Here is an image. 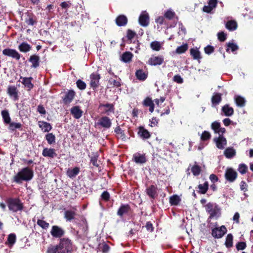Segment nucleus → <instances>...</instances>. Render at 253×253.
Segmentation results:
<instances>
[{
    "mask_svg": "<svg viewBox=\"0 0 253 253\" xmlns=\"http://www.w3.org/2000/svg\"><path fill=\"white\" fill-rule=\"evenodd\" d=\"M34 177V171L29 167L22 169L13 177L14 181L20 184L22 181H29Z\"/></svg>",
    "mask_w": 253,
    "mask_h": 253,
    "instance_id": "nucleus-1",
    "label": "nucleus"
},
{
    "mask_svg": "<svg viewBox=\"0 0 253 253\" xmlns=\"http://www.w3.org/2000/svg\"><path fill=\"white\" fill-rule=\"evenodd\" d=\"M206 211L210 214L209 218H218L221 214V209L215 203H208L205 206Z\"/></svg>",
    "mask_w": 253,
    "mask_h": 253,
    "instance_id": "nucleus-2",
    "label": "nucleus"
},
{
    "mask_svg": "<svg viewBox=\"0 0 253 253\" xmlns=\"http://www.w3.org/2000/svg\"><path fill=\"white\" fill-rule=\"evenodd\" d=\"M58 246L59 253H71L72 244L71 240L68 238L61 239Z\"/></svg>",
    "mask_w": 253,
    "mask_h": 253,
    "instance_id": "nucleus-3",
    "label": "nucleus"
},
{
    "mask_svg": "<svg viewBox=\"0 0 253 253\" xmlns=\"http://www.w3.org/2000/svg\"><path fill=\"white\" fill-rule=\"evenodd\" d=\"M6 203L9 210L13 212L21 211L23 209L22 204L18 199L9 198L7 200Z\"/></svg>",
    "mask_w": 253,
    "mask_h": 253,
    "instance_id": "nucleus-4",
    "label": "nucleus"
},
{
    "mask_svg": "<svg viewBox=\"0 0 253 253\" xmlns=\"http://www.w3.org/2000/svg\"><path fill=\"white\" fill-rule=\"evenodd\" d=\"M112 122L111 119L107 117L103 116L99 118L97 122H95L96 127L100 126L104 129H108L111 126Z\"/></svg>",
    "mask_w": 253,
    "mask_h": 253,
    "instance_id": "nucleus-5",
    "label": "nucleus"
},
{
    "mask_svg": "<svg viewBox=\"0 0 253 253\" xmlns=\"http://www.w3.org/2000/svg\"><path fill=\"white\" fill-rule=\"evenodd\" d=\"M100 76L97 73H93L90 75V86L95 90L99 85Z\"/></svg>",
    "mask_w": 253,
    "mask_h": 253,
    "instance_id": "nucleus-6",
    "label": "nucleus"
},
{
    "mask_svg": "<svg viewBox=\"0 0 253 253\" xmlns=\"http://www.w3.org/2000/svg\"><path fill=\"white\" fill-rule=\"evenodd\" d=\"M50 233L53 237L60 238L64 235L65 231L58 226L53 225L52 226Z\"/></svg>",
    "mask_w": 253,
    "mask_h": 253,
    "instance_id": "nucleus-7",
    "label": "nucleus"
},
{
    "mask_svg": "<svg viewBox=\"0 0 253 253\" xmlns=\"http://www.w3.org/2000/svg\"><path fill=\"white\" fill-rule=\"evenodd\" d=\"M237 173L232 168H227L225 172V177L226 179L230 182H234L237 178Z\"/></svg>",
    "mask_w": 253,
    "mask_h": 253,
    "instance_id": "nucleus-8",
    "label": "nucleus"
},
{
    "mask_svg": "<svg viewBox=\"0 0 253 253\" xmlns=\"http://www.w3.org/2000/svg\"><path fill=\"white\" fill-rule=\"evenodd\" d=\"M2 54L16 60H19L21 57L20 54L15 49L9 48L3 49Z\"/></svg>",
    "mask_w": 253,
    "mask_h": 253,
    "instance_id": "nucleus-9",
    "label": "nucleus"
},
{
    "mask_svg": "<svg viewBox=\"0 0 253 253\" xmlns=\"http://www.w3.org/2000/svg\"><path fill=\"white\" fill-rule=\"evenodd\" d=\"M226 227L222 225L219 228H215L212 230L211 234L213 237L216 238H221L226 232Z\"/></svg>",
    "mask_w": 253,
    "mask_h": 253,
    "instance_id": "nucleus-10",
    "label": "nucleus"
},
{
    "mask_svg": "<svg viewBox=\"0 0 253 253\" xmlns=\"http://www.w3.org/2000/svg\"><path fill=\"white\" fill-rule=\"evenodd\" d=\"M149 17L148 13L143 11L140 14L138 21L139 24L143 27H147L149 25Z\"/></svg>",
    "mask_w": 253,
    "mask_h": 253,
    "instance_id": "nucleus-11",
    "label": "nucleus"
},
{
    "mask_svg": "<svg viewBox=\"0 0 253 253\" xmlns=\"http://www.w3.org/2000/svg\"><path fill=\"white\" fill-rule=\"evenodd\" d=\"M164 61L162 56H152L149 58L148 64L151 66H157L161 65Z\"/></svg>",
    "mask_w": 253,
    "mask_h": 253,
    "instance_id": "nucleus-12",
    "label": "nucleus"
},
{
    "mask_svg": "<svg viewBox=\"0 0 253 253\" xmlns=\"http://www.w3.org/2000/svg\"><path fill=\"white\" fill-rule=\"evenodd\" d=\"M133 160L138 164H143L146 162V158L145 154L136 153L133 154Z\"/></svg>",
    "mask_w": 253,
    "mask_h": 253,
    "instance_id": "nucleus-13",
    "label": "nucleus"
},
{
    "mask_svg": "<svg viewBox=\"0 0 253 253\" xmlns=\"http://www.w3.org/2000/svg\"><path fill=\"white\" fill-rule=\"evenodd\" d=\"M42 155L45 157L53 158L57 156L56 150L53 148H45L43 149Z\"/></svg>",
    "mask_w": 253,
    "mask_h": 253,
    "instance_id": "nucleus-14",
    "label": "nucleus"
},
{
    "mask_svg": "<svg viewBox=\"0 0 253 253\" xmlns=\"http://www.w3.org/2000/svg\"><path fill=\"white\" fill-rule=\"evenodd\" d=\"M138 135L142 139H147L150 137V132L143 126H140L138 128Z\"/></svg>",
    "mask_w": 253,
    "mask_h": 253,
    "instance_id": "nucleus-15",
    "label": "nucleus"
},
{
    "mask_svg": "<svg viewBox=\"0 0 253 253\" xmlns=\"http://www.w3.org/2000/svg\"><path fill=\"white\" fill-rule=\"evenodd\" d=\"M214 141L217 147L220 149H224L227 143L226 138L221 135L219 136L218 138H214Z\"/></svg>",
    "mask_w": 253,
    "mask_h": 253,
    "instance_id": "nucleus-16",
    "label": "nucleus"
},
{
    "mask_svg": "<svg viewBox=\"0 0 253 253\" xmlns=\"http://www.w3.org/2000/svg\"><path fill=\"white\" fill-rule=\"evenodd\" d=\"M71 113L76 119H80L83 115V112L78 106H74L71 109Z\"/></svg>",
    "mask_w": 253,
    "mask_h": 253,
    "instance_id": "nucleus-17",
    "label": "nucleus"
},
{
    "mask_svg": "<svg viewBox=\"0 0 253 253\" xmlns=\"http://www.w3.org/2000/svg\"><path fill=\"white\" fill-rule=\"evenodd\" d=\"M7 93L13 98L14 100L18 99V91L17 88L15 86H9L7 88Z\"/></svg>",
    "mask_w": 253,
    "mask_h": 253,
    "instance_id": "nucleus-18",
    "label": "nucleus"
},
{
    "mask_svg": "<svg viewBox=\"0 0 253 253\" xmlns=\"http://www.w3.org/2000/svg\"><path fill=\"white\" fill-rule=\"evenodd\" d=\"M75 95V92L73 90H69L63 98V101L65 104L70 103L73 100Z\"/></svg>",
    "mask_w": 253,
    "mask_h": 253,
    "instance_id": "nucleus-19",
    "label": "nucleus"
},
{
    "mask_svg": "<svg viewBox=\"0 0 253 253\" xmlns=\"http://www.w3.org/2000/svg\"><path fill=\"white\" fill-rule=\"evenodd\" d=\"M221 94L219 93H214L211 97L212 106L213 107L218 105L221 101Z\"/></svg>",
    "mask_w": 253,
    "mask_h": 253,
    "instance_id": "nucleus-20",
    "label": "nucleus"
},
{
    "mask_svg": "<svg viewBox=\"0 0 253 253\" xmlns=\"http://www.w3.org/2000/svg\"><path fill=\"white\" fill-rule=\"evenodd\" d=\"M221 112L225 116L230 117L233 115L234 110L233 108L230 107L228 104H226L222 107Z\"/></svg>",
    "mask_w": 253,
    "mask_h": 253,
    "instance_id": "nucleus-21",
    "label": "nucleus"
},
{
    "mask_svg": "<svg viewBox=\"0 0 253 253\" xmlns=\"http://www.w3.org/2000/svg\"><path fill=\"white\" fill-rule=\"evenodd\" d=\"M40 57L37 55L30 56L29 61L32 63L31 67L36 68L40 65Z\"/></svg>",
    "mask_w": 253,
    "mask_h": 253,
    "instance_id": "nucleus-22",
    "label": "nucleus"
},
{
    "mask_svg": "<svg viewBox=\"0 0 253 253\" xmlns=\"http://www.w3.org/2000/svg\"><path fill=\"white\" fill-rule=\"evenodd\" d=\"M127 23V17L124 15L118 16L116 19V23L118 26H124Z\"/></svg>",
    "mask_w": 253,
    "mask_h": 253,
    "instance_id": "nucleus-23",
    "label": "nucleus"
},
{
    "mask_svg": "<svg viewBox=\"0 0 253 253\" xmlns=\"http://www.w3.org/2000/svg\"><path fill=\"white\" fill-rule=\"evenodd\" d=\"M21 79H22L21 83L28 88V90H30L33 87V84L31 83V80L33 79L32 77H21Z\"/></svg>",
    "mask_w": 253,
    "mask_h": 253,
    "instance_id": "nucleus-24",
    "label": "nucleus"
},
{
    "mask_svg": "<svg viewBox=\"0 0 253 253\" xmlns=\"http://www.w3.org/2000/svg\"><path fill=\"white\" fill-rule=\"evenodd\" d=\"M39 126L43 132H49L52 129L50 124L46 122L40 121Z\"/></svg>",
    "mask_w": 253,
    "mask_h": 253,
    "instance_id": "nucleus-25",
    "label": "nucleus"
},
{
    "mask_svg": "<svg viewBox=\"0 0 253 253\" xmlns=\"http://www.w3.org/2000/svg\"><path fill=\"white\" fill-rule=\"evenodd\" d=\"M146 191L147 194L152 198H154L157 194V188L154 185L147 187Z\"/></svg>",
    "mask_w": 253,
    "mask_h": 253,
    "instance_id": "nucleus-26",
    "label": "nucleus"
},
{
    "mask_svg": "<svg viewBox=\"0 0 253 253\" xmlns=\"http://www.w3.org/2000/svg\"><path fill=\"white\" fill-rule=\"evenodd\" d=\"M129 210L130 208L128 205H123L119 209L117 214L120 216H122L124 214L128 213Z\"/></svg>",
    "mask_w": 253,
    "mask_h": 253,
    "instance_id": "nucleus-27",
    "label": "nucleus"
},
{
    "mask_svg": "<svg viewBox=\"0 0 253 253\" xmlns=\"http://www.w3.org/2000/svg\"><path fill=\"white\" fill-rule=\"evenodd\" d=\"M79 172L80 169L78 167H75L73 169H69L67 171V175L69 177L73 178L79 174Z\"/></svg>",
    "mask_w": 253,
    "mask_h": 253,
    "instance_id": "nucleus-28",
    "label": "nucleus"
},
{
    "mask_svg": "<svg viewBox=\"0 0 253 253\" xmlns=\"http://www.w3.org/2000/svg\"><path fill=\"white\" fill-rule=\"evenodd\" d=\"M1 115L5 124H8L10 123L11 118L10 117L9 112L7 110H3L1 111Z\"/></svg>",
    "mask_w": 253,
    "mask_h": 253,
    "instance_id": "nucleus-29",
    "label": "nucleus"
},
{
    "mask_svg": "<svg viewBox=\"0 0 253 253\" xmlns=\"http://www.w3.org/2000/svg\"><path fill=\"white\" fill-rule=\"evenodd\" d=\"M135 76L139 80L144 81L147 77V73L142 69H139L136 71Z\"/></svg>",
    "mask_w": 253,
    "mask_h": 253,
    "instance_id": "nucleus-30",
    "label": "nucleus"
},
{
    "mask_svg": "<svg viewBox=\"0 0 253 253\" xmlns=\"http://www.w3.org/2000/svg\"><path fill=\"white\" fill-rule=\"evenodd\" d=\"M234 99L237 106L243 107L245 106L246 100L244 97L239 95H235Z\"/></svg>",
    "mask_w": 253,
    "mask_h": 253,
    "instance_id": "nucleus-31",
    "label": "nucleus"
},
{
    "mask_svg": "<svg viewBox=\"0 0 253 253\" xmlns=\"http://www.w3.org/2000/svg\"><path fill=\"white\" fill-rule=\"evenodd\" d=\"M237 23L234 20H229L227 22L225 25L226 28L230 31H233L237 29Z\"/></svg>",
    "mask_w": 253,
    "mask_h": 253,
    "instance_id": "nucleus-32",
    "label": "nucleus"
},
{
    "mask_svg": "<svg viewBox=\"0 0 253 253\" xmlns=\"http://www.w3.org/2000/svg\"><path fill=\"white\" fill-rule=\"evenodd\" d=\"M224 154L227 158L231 159L235 155L236 151L233 148L229 147L225 150Z\"/></svg>",
    "mask_w": 253,
    "mask_h": 253,
    "instance_id": "nucleus-33",
    "label": "nucleus"
},
{
    "mask_svg": "<svg viewBox=\"0 0 253 253\" xmlns=\"http://www.w3.org/2000/svg\"><path fill=\"white\" fill-rule=\"evenodd\" d=\"M19 50L22 52H27L31 49V46L28 43L23 42L18 46Z\"/></svg>",
    "mask_w": 253,
    "mask_h": 253,
    "instance_id": "nucleus-34",
    "label": "nucleus"
},
{
    "mask_svg": "<svg viewBox=\"0 0 253 253\" xmlns=\"http://www.w3.org/2000/svg\"><path fill=\"white\" fill-rule=\"evenodd\" d=\"M115 132L116 133L117 137L119 139H121L122 140H126V136L124 131L120 128V126H117L115 129Z\"/></svg>",
    "mask_w": 253,
    "mask_h": 253,
    "instance_id": "nucleus-35",
    "label": "nucleus"
},
{
    "mask_svg": "<svg viewBox=\"0 0 253 253\" xmlns=\"http://www.w3.org/2000/svg\"><path fill=\"white\" fill-rule=\"evenodd\" d=\"M76 214L75 211L71 210H67L64 212V217L67 220L71 221L74 219Z\"/></svg>",
    "mask_w": 253,
    "mask_h": 253,
    "instance_id": "nucleus-36",
    "label": "nucleus"
},
{
    "mask_svg": "<svg viewBox=\"0 0 253 253\" xmlns=\"http://www.w3.org/2000/svg\"><path fill=\"white\" fill-rule=\"evenodd\" d=\"M133 56V54L130 52H126L122 55V60L126 63L129 62L131 61Z\"/></svg>",
    "mask_w": 253,
    "mask_h": 253,
    "instance_id": "nucleus-37",
    "label": "nucleus"
},
{
    "mask_svg": "<svg viewBox=\"0 0 253 253\" xmlns=\"http://www.w3.org/2000/svg\"><path fill=\"white\" fill-rule=\"evenodd\" d=\"M190 54L195 60H199L201 58L200 52L197 48H191L190 49Z\"/></svg>",
    "mask_w": 253,
    "mask_h": 253,
    "instance_id": "nucleus-38",
    "label": "nucleus"
},
{
    "mask_svg": "<svg viewBox=\"0 0 253 253\" xmlns=\"http://www.w3.org/2000/svg\"><path fill=\"white\" fill-rule=\"evenodd\" d=\"M16 235L14 233L10 234L7 238V243L9 247H12L16 242Z\"/></svg>",
    "mask_w": 253,
    "mask_h": 253,
    "instance_id": "nucleus-39",
    "label": "nucleus"
},
{
    "mask_svg": "<svg viewBox=\"0 0 253 253\" xmlns=\"http://www.w3.org/2000/svg\"><path fill=\"white\" fill-rule=\"evenodd\" d=\"M8 124H9L8 129L12 131L16 129H20L22 126V125L19 123L10 122V123Z\"/></svg>",
    "mask_w": 253,
    "mask_h": 253,
    "instance_id": "nucleus-40",
    "label": "nucleus"
},
{
    "mask_svg": "<svg viewBox=\"0 0 253 253\" xmlns=\"http://www.w3.org/2000/svg\"><path fill=\"white\" fill-rule=\"evenodd\" d=\"M45 139L49 145H52L55 142V136L52 133H47L45 135Z\"/></svg>",
    "mask_w": 253,
    "mask_h": 253,
    "instance_id": "nucleus-41",
    "label": "nucleus"
},
{
    "mask_svg": "<svg viewBox=\"0 0 253 253\" xmlns=\"http://www.w3.org/2000/svg\"><path fill=\"white\" fill-rule=\"evenodd\" d=\"M199 192L201 194H205L208 189V183L205 182L203 184H199L198 186Z\"/></svg>",
    "mask_w": 253,
    "mask_h": 253,
    "instance_id": "nucleus-42",
    "label": "nucleus"
},
{
    "mask_svg": "<svg viewBox=\"0 0 253 253\" xmlns=\"http://www.w3.org/2000/svg\"><path fill=\"white\" fill-rule=\"evenodd\" d=\"M233 237L231 234L227 235L225 243L227 248H229L233 246Z\"/></svg>",
    "mask_w": 253,
    "mask_h": 253,
    "instance_id": "nucleus-43",
    "label": "nucleus"
},
{
    "mask_svg": "<svg viewBox=\"0 0 253 253\" xmlns=\"http://www.w3.org/2000/svg\"><path fill=\"white\" fill-rule=\"evenodd\" d=\"M180 201V199L177 195H173L170 197L169 199V203L171 205H177L179 204Z\"/></svg>",
    "mask_w": 253,
    "mask_h": 253,
    "instance_id": "nucleus-44",
    "label": "nucleus"
},
{
    "mask_svg": "<svg viewBox=\"0 0 253 253\" xmlns=\"http://www.w3.org/2000/svg\"><path fill=\"white\" fill-rule=\"evenodd\" d=\"M59 248L58 245H50L47 249V253H59Z\"/></svg>",
    "mask_w": 253,
    "mask_h": 253,
    "instance_id": "nucleus-45",
    "label": "nucleus"
},
{
    "mask_svg": "<svg viewBox=\"0 0 253 253\" xmlns=\"http://www.w3.org/2000/svg\"><path fill=\"white\" fill-rule=\"evenodd\" d=\"M229 49H231V51L234 52L238 49V46L236 43L233 42H229L227 43V48L226 49V51L228 52Z\"/></svg>",
    "mask_w": 253,
    "mask_h": 253,
    "instance_id": "nucleus-46",
    "label": "nucleus"
},
{
    "mask_svg": "<svg viewBox=\"0 0 253 253\" xmlns=\"http://www.w3.org/2000/svg\"><path fill=\"white\" fill-rule=\"evenodd\" d=\"M188 49V45L185 43L177 47L176 49V53L178 54H181L185 52Z\"/></svg>",
    "mask_w": 253,
    "mask_h": 253,
    "instance_id": "nucleus-47",
    "label": "nucleus"
},
{
    "mask_svg": "<svg viewBox=\"0 0 253 253\" xmlns=\"http://www.w3.org/2000/svg\"><path fill=\"white\" fill-rule=\"evenodd\" d=\"M37 224L44 229H47L49 226V224L44 220L38 219Z\"/></svg>",
    "mask_w": 253,
    "mask_h": 253,
    "instance_id": "nucleus-48",
    "label": "nucleus"
},
{
    "mask_svg": "<svg viewBox=\"0 0 253 253\" xmlns=\"http://www.w3.org/2000/svg\"><path fill=\"white\" fill-rule=\"evenodd\" d=\"M191 171L195 176L199 175L201 172L200 167L197 165H195L192 167Z\"/></svg>",
    "mask_w": 253,
    "mask_h": 253,
    "instance_id": "nucleus-49",
    "label": "nucleus"
},
{
    "mask_svg": "<svg viewBox=\"0 0 253 253\" xmlns=\"http://www.w3.org/2000/svg\"><path fill=\"white\" fill-rule=\"evenodd\" d=\"M150 45L152 49L154 50L159 51L161 49V44L159 42H153L151 43Z\"/></svg>",
    "mask_w": 253,
    "mask_h": 253,
    "instance_id": "nucleus-50",
    "label": "nucleus"
},
{
    "mask_svg": "<svg viewBox=\"0 0 253 253\" xmlns=\"http://www.w3.org/2000/svg\"><path fill=\"white\" fill-rule=\"evenodd\" d=\"M247 169L248 167L244 164H240L238 169V170L242 174L246 173Z\"/></svg>",
    "mask_w": 253,
    "mask_h": 253,
    "instance_id": "nucleus-51",
    "label": "nucleus"
},
{
    "mask_svg": "<svg viewBox=\"0 0 253 253\" xmlns=\"http://www.w3.org/2000/svg\"><path fill=\"white\" fill-rule=\"evenodd\" d=\"M220 127V123L217 121L213 122L211 125V129L214 131L215 133L217 132Z\"/></svg>",
    "mask_w": 253,
    "mask_h": 253,
    "instance_id": "nucleus-52",
    "label": "nucleus"
},
{
    "mask_svg": "<svg viewBox=\"0 0 253 253\" xmlns=\"http://www.w3.org/2000/svg\"><path fill=\"white\" fill-rule=\"evenodd\" d=\"M211 135L210 133L207 131L205 130L201 136V139L203 141H206L211 138Z\"/></svg>",
    "mask_w": 253,
    "mask_h": 253,
    "instance_id": "nucleus-53",
    "label": "nucleus"
},
{
    "mask_svg": "<svg viewBox=\"0 0 253 253\" xmlns=\"http://www.w3.org/2000/svg\"><path fill=\"white\" fill-rule=\"evenodd\" d=\"M77 87L81 89L84 90L86 88V84L81 80H78L76 82Z\"/></svg>",
    "mask_w": 253,
    "mask_h": 253,
    "instance_id": "nucleus-54",
    "label": "nucleus"
},
{
    "mask_svg": "<svg viewBox=\"0 0 253 253\" xmlns=\"http://www.w3.org/2000/svg\"><path fill=\"white\" fill-rule=\"evenodd\" d=\"M236 246L237 249L239 251V250H244L246 248L247 245H246V243L245 242H238L236 244Z\"/></svg>",
    "mask_w": 253,
    "mask_h": 253,
    "instance_id": "nucleus-55",
    "label": "nucleus"
},
{
    "mask_svg": "<svg viewBox=\"0 0 253 253\" xmlns=\"http://www.w3.org/2000/svg\"><path fill=\"white\" fill-rule=\"evenodd\" d=\"M217 37L218 40L221 42H224L226 39V34H225L223 32L218 33Z\"/></svg>",
    "mask_w": 253,
    "mask_h": 253,
    "instance_id": "nucleus-56",
    "label": "nucleus"
},
{
    "mask_svg": "<svg viewBox=\"0 0 253 253\" xmlns=\"http://www.w3.org/2000/svg\"><path fill=\"white\" fill-rule=\"evenodd\" d=\"M173 80L174 82H176V83H177L178 84H182L183 82V79L179 75H175L173 77Z\"/></svg>",
    "mask_w": 253,
    "mask_h": 253,
    "instance_id": "nucleus-57",
    "label": "nucleus"
},
{
    "mask_svg": "<svg viewBox=\"0 0 253 253\" xmlns=\"http://www.w3.org/2000/svg\"><path fill=\"white\" fill-rule=\"evenodd\" d=\"M205 52L207 54H211L214 51V48L211 45H208L204 49Z\"/></svg>",
    "mask_w": 253,
    "mask_h": 253,
    "instance_id": "nucleus-58",
    "label": "nucleus"
},
{
    "mask_svg": "<svg viewBox=\"0 0 253 253\" xmlns=\"http://www.w3.org/2000/svg\"><path fill=\"white\" fill-rule=\"evenodd\" d=\"M174 15V12L171 10H168L165 14V17L169 19H172Z\"/></svg>",
    "mask_w": 253,
    "mask_h": 253,
    "instance_id": "nucleus-59",
    "label": "nucleus"
},
{
    "mask_svg": "<svg viewBox=\"0 0 253 253\" xmlns=\"http://www.w3.org/2000/svg\"><path fill=\"white\" fill-rule=\"evenodd\" d=\"M37 111L41 115H45L46 114V111L44 107L42 105H39L38 106Z\"/></svg>",
    "mask_w": 253,
    "mask_h": 253,
    "instance_id": "nucleus-60",
    "label": "nucleus"
},
{
    "mask_svg": "<svg viewBox=\"0 0 253 253\" xmlns=\"http://www.w3.org/2000/svg\"><path fill=\"white\" fill-rule=\"evenodd\" d=\"M101 106L106 108V112H112L113 111V105L111 104L107 103L105 104L101 105Z\"/></svg>",
    "mask_w": 253,
    "mask_h": 253,
    "instance_id": "nucleus-61",
    "label": "nucleus"
},
{
    "mask_svg": "<svg viewBox=\"0 0 253 253\" xmlns=\"http://www.w3.org/2000/svg\"><path fill=\"white\" fill-rule=\"evenodd\" d=\"M153 104L154 103L152 99L149 97L146 98L143 101V104L146 106H150Z\"/></svg>",
    "mask_w": 253,
    "mask_h": 253,
    "instance_id": "nucleus-62",
    "label": "nucleus"
},
{
    "mask_svg": "<svg viewBox=\"0 0 253 253\" xmlns=\"http://www.w3.org/2000/svg\"><path fill=\"white\" fill-rule=\"evenodd\" d=\"M135 35V33L131 30H128L127 32V37L129 40L133 39Z\"/></svg>",
    "mask_w": 253,
    "mask_h": 253,
    "instance_id": "nucleus-63",
    "label": "nucleus"
},
{
    "mask_svg": "<svg viewBox=\"0 0 253 253\" xmlns=\"http://www.w3.org/2000/svg\"><path fill=\"white\" fill-rule=\"evenodd\" d=\"M25 22L28 25L33 26L36 23V21L32 17H29L28 19H26Z\"/></svg>",
    "mask_w": 253,
    "mask_h": 253,
    "instance_id": "nucleus-64",
    "label": "nucleus"
}]
</instances>
